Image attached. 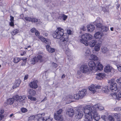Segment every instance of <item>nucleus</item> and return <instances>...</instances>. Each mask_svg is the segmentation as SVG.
<instances>
[{
	"instance_id": "obj_1",
	"label": "nucleus",
	"mask_w": 121,
	"mask_h": 121,
	"mask_svg": "<svg viewBox=\"0 0 121 121\" xmlns=\"http://www.w3.org/2000/svg\"><path fill=\"white\" fill-rule=\"evenodd\" d=\"M58 30H56L53 34V36L54 38H56L58 39H60V44H61V40H63L62 41H65L66 39L65 38V36L66 37L68 40V36L65 34V35H64V30L63 29L60 28H59L57 29Z\"/></svg>"
},
{
	"instance_id": "obj_2",
	"label": "nucleus",
	"mask_w": 121,
	"mask_h": 121,
	"mask_svg": "<svg viewBox=\"0 0 121 121\" xmlns=\"http://www.w3.org/2000/svg\"><path fill=\"white\" fill-rule=\"evenodd\" d=\"M96 106H92L89 105L86 106L85 107H82L81 108L84 112L86 114V115L87 114L92 115V113L95 112L94 108H96Z\"/></svg>"
},
{
	"instance_id": "obj_3",
	"label": "nucleus",
	"mask_w": 121,
	"mask_h": 121,
	"mask_svg": "<svg viewBox=\"0 0 121 121\" xmlns=\"http://www.w3.org/2000/svg\"><path fill=\"white\" fill-rule=\"evenodd\" d=\"M66 36H65V38L66 39L65 40V41H62L63 40H61V46H62V47L63 48L65 52V53L68 56H70L71 55L70 51L68 47V39H67Z\"/></svg>"
},
{
	"instance_id": "obj_4",
	"label": "nucleus",
	"mask_w": 121,
	"mask_h": 121,
	"mask_svg": "<svg viewBox=\"0 0 121 121\" xmlns=\"http://www.w3.org/2000/svg\"><path fill=\"white\" fill-rule=\"evenodd\" d=\"M80 39V42L87 46L88 44V40L91 39L92 38V35L90 34L86 33L83 34L81 36Z\"/></svg>"
},
{
	"instance_id": "obj_5",
	"label": "nucleus",
	"mask_w": 121,
	"mask_h": 121,
	"mask_svg": "<svg viewBox=\"0 0 121 121\" xmlns=\"http://www.w3.org/2000/svg\"><path fill=\"white\" fill-rule=\"evenodd\" d=\"M115 79H112L109 80L108 82L110 90L113 92L117 90V84L115 83Z\"/></svg>"
},
{
	"instance_id": "obj_6",
	"label": "nucleus",
	"mask_w": 121,
	"mask_h": 121,
	"mask_svg": "<svg viewBox=\"0 0 121 121\" xmlns=\"http://www.w3.org/2000/svg\"><path fill=\"white\" fill-rule=\"evenodd\" d=\"M80 71L84 73L88 74L90 73V70L87 65H83L81 66Z\"/></svg>"
},
{
	"instance_id": "obj_7",
	"label": "nucleus",
	"mask_w": 121,
	"mask_h": 121,
	"mask_svg": "<svg viewBox=\"0 0 121 121\" xmlns=\"http://www.w3.org/2000/svg\"><path fill=\"white\" fill-rule=\"evenodd\" d=\"M75 117L78 119L81 118L83 115V111L81 108H79L75 112Z\"/></svg>"
},
{
	"instance_id": "obj_8",
	"label": "nucleus",
	"mask_w": 121,
	"mask_h": 121,
	"mask_svg": "<svg viewBox=\"0 0 121 121\" xmlns=\"http://www.w3.org/2000/svg\"><path fill=\"white\" fill-rule=\"evenodd\" d=\"M89 90L93 93H95L97 91V89H101V86L97 85L95 86L94 85H91L88 87Z\"/></svg>"
},
{
	"instance_id": "obj_9",
	"label": "nucleus",
	"mask_w": 121,
	"mask_h": 121,
	"mask_svg": "<svg viewBox=\"0 0 121 121\" xmlns=\"http://www.w3.org/2000/svg\"><path fill=\"white\" fill-rule=\"evenodd\" d=\"M118 92L116 93H111L110 94L111 95L113 99H117L118 98H121V87L119 90Z\"/></svg>"
},
{
	"instance_id": "obj_10",
	"label": "nucleus",
	"mask_w": 121,
	"mask_h": 121,
	"mask_svg": "<svg viewBox=\"0 0 121 121\" xmlns=\"http://www.w3.org/2000/svg\"><path fill=\"white\" fill-rule=\"evenodd\" d=\"M97 26L98 27V28L99 30L101 31V32H107L108 30V27L104 26L102 24H99L97 25Z\"/></svg>"
},
{
	"instance_id": "obj_11",
	"label": "nucleus",
	"mask_w": 121,
	"mask_h": 121,
	"mask_svg": "<svg viewBox=\"0 0 121 121\" xmlns=\"http://www.w3.org/2000/svg\"><path fill=\"white\" fill-rule=\"evenodd\" d=\"M96 64L94 61H90L88 65L90 67V69L91 71L95 70Z\"/></svg>"
},
{
	"instance_id": "obj_12",
	"label": "nucleus",
	"mask_w": 121,
	"mask_h": 121,
	"mask_svg": "<svg viewBox=\"0 0 121 121\" xmlns=\"http://www.w3.org/2000/svg\"><path fill=\"white\" fill-rule=\"evenodd\" d=\"M37 83V81L34 80L32 82H31L29 84V85L31 88L36 89L38 87Z\"/></svg>"
},
{
	"instance_id": "obj_13",
	"label": "nucleus",
	"mask_w": 121,
	"mask_h": 121,
	"mask_svg": "<svg viewBox=\"0 0 121 121\" xmlns=\"http://www.w3.org/2000/svg\"><path fill=\"white\" fill-rule=\"evenodd\" d=\"M74 110L72 108H70L68 109L67 111L66 114L69 115V117H72L74 114Z\"/></svg>"
},
{
	"instance_id": "obj_14",
	"label": "nucleus",
	"mask_w": 121,
	"mask_h": 121,
	"mask_svg": "<svg viewBox=\"0 0 121 121\" xmlns=\"http://www.w3.org/2000/svg\"><path fill=\"white\" fill-rule=\"evenodd\" d=\"M103 66L100 64V63L98 62L96 64L95 70H94V71H97L98 70H101L103 69Z\"/></svg>"
},
{
	"instance_id": "obj_15",
	"label": "nucleus",
	"mask_w": 121,
	"mask_h": 121,
	"mask_svg": "<svg viewBox=\"0 0 121 121\" xmlns=\"http://www.w3.org/2000/svg\"><path fill=\"white\" fill-rule=\"evenodd\" d=\"M54 119L57 121H62L63 120V118L61 115H58L54 114Z\"/></svg>"
},
{
	"instance_id": "obj_16",
	"label": "nucleus",
	"mask_w": 121,
	"mask_h": 121,
	"mask_svg": "<svg viewBox=\"0 0 121 121\" xmlns=\"http://www.w3.org/2000/svg\"><path fill=\"white\" fill-rule=\"evenodd\" d=\"M113 69L111 66H110L109 65H108L105 67L104 69L105 72L108 73L111 72Z\"/></svg>"
},
{
	"instance_id": "obj_17",
	"label": "nucleus",
	"mask_w": 121,
	"mask_h": 121,
	"mask_svg": "<svg viewBox=\"0 0 121 121\" xmlns=\"http://www.w3.org/2000/svg\"><path fill=\"white\" fill-rule=\"evenodd\" d=\"M94 111H95V112L92 113V114H93V118L95 120L98 121L100 119L99 116L96 110H94Z\"/></svg>"
},
{
	"instance_id": "obj_18",
	"label": "nucleus",
	"mask_w": 121,
	"mask_h": 121,
	"mask_svg": "<svg viewBox=\"0 0 121 121\" xmlns=\"http://www.w3.org/2000/svg\"><path fill=\"white\" fill-rule=\"evenodd\" d=\"M78 93L80 95V98H82L86 94V90L85 89H83L82 90L79 91Z\"/></svg>"
},
{
	"instance_id": "obj_19",
	"label": "nucleus",
	"mask_w": 121,
	"mask_h": 121,
	"mask_svg": "<svg viewBox=\"0 0 121 121\" xmlns=\"http://www.w3.org/2000/svg\"><path fill=\"white\" fill-rule=\"evenodd\" d=\"M25 19L27 21L31 22H36L38 21V19L35 18H33L28 17H26Z\"/></svg>"
},
{
	"instance_id": "obj_20",
	"label": "nucleus",
	"mask_w": 121,
	"mask_h": 121,
	"mask_svg": "<svg viewBox=\"0 0 121 121\" xmlns=\"http://www.w3.org/2000/svg\"><path fill=\"white\" fill-rule=\"evenodd\" d=\"M95 27L93 25L89 24L87 26V29L88 32H91L93 31L95 29Z\"/></svg>"
},
{
	"instance_id": "obj_21",
	"label": "nucleus",
	"mask_w": 121,
	"mask_h": 121,
	"mask_svg": "<svg viewBox=\"0 0 121 121\" xmlns=\"http://www.w3.org/2000/svg\"><path fill=\"white\" fill-rule=\"evenodd\" d=\"M46 47L47 50L50 53H52L55 51V49L52 48L49 45L47 44Z\"/></svg>"
},
{
	"instance_id": "obj_22",
	"label": "nucleus",
	"mask_w": 121,
	"mask_h": 121,
	"mask_svg": "<svg viewBox=\"0 0 121 121\" xmlns=\"http://www.w3.org/2000/svg\"><path fill=\"white\" fill-rule=\"evenodd\" d=\"M92 115L87 114L85 115V118L84 121H92Z\"/></svg>"
},
{
	"instance_id": "obj_23",
	"label": "nucleus",
	"mask_w": 121,
	"mask_h": 121,
	"mask_svg": "<svg viewBox=\"0 0 121 121\" xmlns=\"http://www.w3.org/2000/svg\"><path fill=\"white\" fill-rule=\"evenodd\" d=\"M103 35V34L101 32H96L94 35V37L96 39H100Z\"/></svg>"
},
{
	"instance_id": "obj_24",
	"label": "nucleus",
	"mask_w": 121,
	"mask_h": 121,
	"mask_svg": "<svg viewBox=\"0 0 121 121\" xmlns=\"http://www.w3.org/2000/svg\"><path fill=\"white\" fill-rule=\"evenodd\" d=\"M20 83V80L19 78H18L16 80L15 83L13 86V88H14L17 87L19 86Z\"/></svg>"
},
{
	"instance_id": "obj_25",
	"label": "nucleus",
	"mask_w": 121,
	"mask_h": 121,
	"mask_svg": "<svg viewBox=\"0 0 121 121\" xmlns=\"http://www.w3.org/2000/svg\"><path fill=\"white\" fill-rule=\"evenodd\" d=\"M67 18V16L64 14H60L58 17V19L60 20H63L64 21H65Z\"/></svg>"
},
{
	"instance_id": "obj_26",
	"label": "nucleus",
	"mask_w": 121,
	"mask_h": 121,
	"mask_svg": "<svg viewBox=\"0 0 121 121\" xmlns=\"http://www.w3.org/2000/svg\"><path fill=\"white\" fill-rule=\"evenodd\" d=\"M36 58L35 57L32 58L31 59L29 60L28 61V62L30 64H34L35 63L37 62Z\"/></svg>"
},
{
	"instance_id": "obj_27",
	"label": "nucleus",
	"mask_w": 121,
	"mask_h": 121,
	"mask_svg": "<svg viewBox=\"0 0 121 121\" xmlns=\"http://www.w3.org/2000/svg\"><path fill=\"white\" fill-rule=\"evenodd\" d=\"M99 105H100L98 104L94 105V106H96V108L95 107L94 108V110H96V111L97 110H99L100 111L103 110L104 109L103 107L102 106Z\"/></svg>"
},
{
	"instance_id": "obj_28",
	"label": "nucleus",
	"mask_w": 121,
	"mask_h": 121,
	"mask_svg": "<svg viewBox=\"0 0 121 121\" xmlns=\"http://www.w3.org/2000/svg\"><path fill=\"white\" fill-rule=\"evenodd\" d=\"M100 20H101L100 18L99 17H98L97 18L96 21L93 22V24L94 25L96 26L97 28H98V27L97 26V25H98V24L99 23L101 24H102L101 23L99 22H100Z\"/></svg>"
},
{
	"instance_id": "obj_29",
	"label": "nucleus",
	"mask_w": 121,
	"mask_h": 121,
	"mask_svg": "<svg viewBox=\"0 0 121 121\" xmlns=\"http://www.w3.org/2000/svg\"><path fill=\"white\" fill-rule=\"evenodd\" d=\"M97 41L95 40H91L89 43V44L91 47H93L96 44Z\"/></svg>"
},
{
	"instance_id": "obj_30",
	"label": "nucleus",
	"mask_w": 121,
	"mask_h": 121,
	"mask_svg": "<svg viewBox=\"0 0 121 121\" xmlns=\"http://www.w3.org/2000/svg\"><path fill=\"white\" fill-rule=\"evenodd\" d=\"M104 74L99 73L97 74L96 78L98 79L101 80L104 78Z\"/></svg>"
},
{
	"instance_id": "obj_31",
	"label": "nucleus",
	"mask_w": 121,
	"mask_h": 121,
	"mask_svg": "<svg viewBox=\"0 0 121 121\" xmlns=\"http://www.w3.org/2000/svg\"><path fill=\"white\" fill-rule=\"evenodd\" d=\"M26 97L25 95L20 96H19V101L20 102H25Z\"/></svg>"
},
{
	"instance_id": "obj_32",
	"label": "nucleus",
	"mask_w": 121,
	"mask_h": 121,
	"mask_svg": "<svg viewBox=\"0 0 121 121\" xmlns=\"http://www.w3.org/2000/svg\"><path fill=\"white\" fill-rule=\"evenodd\" d=\"M89 59L90 60H93L94 61L97 60H98V58L96 56L93 54H91L90 56Z\"/></svg>"
},
{
	"instance_id": "obj_33",
	"label": "nucleus",
	"mask_w": 121,
	"mask_h": 121,
	"mask_svg": "<svg viewBox=\"0 0 121 121\" xmlns=\"http://www.w3.org/2000/svg\"><path fill=\"white\" fill-rule=\"evenodd\" d=\"M102 90L103 92L108 93L110 90L108 89V86H106L104 88H103L102 89Z\"/></svg>"
},
{
	"instance_id": "obj_34",
	"label": "nucleus",
	"mask_w": 121,
	"mask_h": 121,
	"mask_svg": "<svg viewBox=\"0 0 121 121\" xmlns=\"http://www.w3.org/2000/svg\"><path fill=\"white\" fill-rule=\"evenodd\" d=\"M41 114H38L37 115L38 117H39V118H38L37 120V121H44L45 117L43 118L42 117Z\"/></svg>"
},
{
	"instance_id": "obj_35",
	"label": "nucleus",
	"mask_w": 121,
	"mask_h": 121,
	"mask_svg": "<svg viewBox=\"0 0 121 121\" xmlns=\"http://www.w3.org/2000/svg\"><path fill=\"white\" fill-rule=\"evenodd\" d=\"M14 100L13 98H9L7 100V103L8 104H12L14 102Z\"/></svg>"
},
{
	"instance_id": "obj_36",
	"label": "nucleus",
	"mask_w": 121,
	"mask_h": 121,
	"mask_svg": "<svg viewBox=\"0 0 121 121\" xmlns=\"http://www.w3.org/2000/svg\"><path fill=\"white\" fill-rule=\"evenodd\" d=\"M101 44L100 43H98L96 45L95 47V49L96 51H99L100 49Z\"/></svg>"
},
{
	"instance_id": "obj_37",
	"label": "nucleus",
	"mask_w": 121,
	"mask_h": 121,
	"mask_svg": "<svg viewBox=\"0 0 121 121\" xmlns=\"http://www.w3.org/2000/svg\"><path fill=\"white\" fill-rule=\"evenodd\" d=\"M35 57V58H36V60H37V62L38 61L41 62L43 61V60L42 59V56L41 55H39L37 56V57Z\"/></svg>"
},
{
	"instance_id": "obj_38",
	"label": "nucleus",
	"mask_w": 121,
	"mask_h": 121,
	"mask_svg": "<svg viewBox=\"0 0 121 121\" xmlns=\"http://www.w3.org/2000/svg\"><path fill=\"white\" fill-rule=\"evenodd\" d=\"M29 94L31 95H34L36 93L35 91L32 89H30L29 91Z\"/></svg>"
},
{
	"instance_id": "obj_39",
	"label": "nucleus",
	"mask_w": 121,
	"mask_h": 121,
	"mask_svg": "<svg viewBox=\"0 0 121 121\" xmlns=\"http://www.w3.org/2000/svg\"><path fill=\"white\" fill-rule=\"evenodd\" d=\"M108 50V49L106 47H103L101 48L102 52L104 53H106Z\"/></svg>"
},
{
	"instance_id": "obj_40",
	"label": "nucleus",
	"mask_w": 121,
	"mask_h": 121,
	"mask_svg": "<svg viewBox=\"0 0 121 121\" xmlns=\"http://www.w3.org/2000/svg\"><path fill=\"white\" fill-rule=\"evenodd\" d=\"M13 62L15 63H17L20 60V58L15 57L13 59Z\"/></svg>"
},
{
	"instance_id": "obj_41",
	"label": "nucleus",
	"mask_w": 121,
	"mask_h": 121,
	"mask_svg": "<svg viewBox=\"0 0 121 121\" xmlns=\"http://www.w3.org/2000/svg\"><path fill=\"white\" fill-rule=\"evenodd\" d=\"M63 110L61 109H60L59 110L57 111L56 113H55L54 114H56V115H60L62 112Z\"/></svg>"
},
{
	"instance_id": "obj_42",
	"label": "nucleus",
	"mask_w": 121,
	"mask_h": 121,
	"mask_svg": "<svg viewBox=\"0 0 121 121\" xmlns=\"http://www.w3.org/2000/svg\"><path fill=\"white\" fill-rule=\"evenodd\" d=\"M73 97L74 99H78L79 98H80V97L79 93L74 94L73 95Z\"/></svg>"
},
{
	"instance_id": "obj_43",
	"label": "nucleus",
	"mask_w": 121,
	"mask_h": 121,
	"mask_svg": "<svg viewBox=\"0 0 121 121\" xmlns=\"http://www.w3.org/2000/svg\"><path fill=\"white\" fill-rule=\"evenodd\" d=\"M18 30L17 29H15L13 30V32H12L11 34L12 35H14L18 33Z\"/></svg>"
},
{
	"instance_id": "obj_44",
	"label": "nucleus",
	"mask_w": 121,
	"mask_h": 121,
	"mask_svg": "<svg viewBox=\"0 0 121 121\" xmlns=\"http://www.w3.org/2000/svg\"><path fill=\"white\" fill-rule=\"evenodd\" d=\"M28 98L31 100L36 101V98L32 97L31 95H29L28 96Z\"/></svg>"
},
{
	"instance_id": "obj_45",
	"label": "nucleus",
	"mask_w": 121,
	"mask_h": 121,
	"mask_svg": "<svg viewBox=\"0 0 121 121\" xmlns=\"http://www.w3.org/2000/svg\"><path fill=\"white\" fill-rule=\"evenodd\" d=\"M28 98L31 100L36 101V98L32 97L31 95H29L28 96Z\"/></svg>"
},
{
	"instance_id": "obj_46",
	"label": "nucleus",
	"mask_w": 121,
	"mask_h": 121,
	"mask_svg": "<svg viewBox=\"0 0 121 121\" xmlns=\"http://www.w3.org/2000/svg\"><path fill=\"white\" fill-rule=\"evenodd\" d=\"M13 98L14 99V100H16V101H17V100H19V96L18 95H17L13 96Z\"/></svg>"
},
{
	"instance_id": "obj_47",
	"label": "nucleus",
	"mask_w": 121,
	"mask_h": 121,
	"mask_svg": "<svg viewBox=\"0 0 121 121\" xmlns=\"http://www.w3.org/2000/svg\"><path fill=\"white\" fill-rule=\"evenodd\" d=\"M108 120L110 121H114V117L111 115H109V116Z\"/></svg>"
},
{
	"instance_id": "obj_48",
	"label": "nucleus",
	"mask_w": 121,
	"mask_h": 121,
	"mask_svg": "<svg viewBox=\"0 0 121 121\" xmlns=\"http://www.w3.org/2000/svg\"><path fill=\"white\" fill-rule=\"evenodd\" d=\"M39 38L43 42H44L46 39L45 38L43 37L42 36H39Z\"/></svg>"
},
{
	"instance_id": "obj_49",
	"label": "nucleus",
	"mask_w": 121,
	"mask_h": 121,
	"mask_svg": "<svg viewBox=\"0 0 121 121\" xmlns=\"http://www.w3.org/2000/svg\"><path fill=\"white\" fill-rule=\"evenodd\" d=\"M52 118L50 117H45L44 121H52Z\"/></svg>"
},
{
	"instance_id": "obj_50",
	"label": "nucleus",
	"mask_w": 121,
	"mask_h": 121,
	"mask_svg": "<svg viewBox=\"0 0 121 121\" xmlns=\"http://www.w3.org/2000/svg\"><path fill=\"white\" fill-rule=\"evenodd\" d=\"M101 118L104 121H106L107 120V117L105 115L102 116Z\"/></svg>"
},
{
	"instance_id": "obj_51",
	"label": "nucleus",
	"mask_w": 121,
	"mask_h": 121,
	"mask_svg": "<svg viewBox=\"0 0 121 121\" xmlns=\"http://www.w3.org/2000/svg\"><path fill=\"white\" fill-rule=\"evenodd\" d=\"M21 110L22 112L23 113H25L27 111V109L26 108H21Z\"/></svg>"
},
{
	"instance_id": "obj_52",
	"label": "nucleus",
	"mask_w": 121,
	"mask_h": 121,
	"mask_svg": "<svg viewBox=\"0 0 121 121\" xmlns=\"http://www.w3.org/2000/svg\"><path fill=\"white\" fill-rule=\"evenodd\" d=\"M14 102V105L15 107H18V106L19 102L18 101H15Z\"/></svg>"
},
{
	"instance_id": "obj_53",
	"label": "nucleus",
	"mask_w": 121,
	"mask_h": 121,
	"mask_svg": "<svg viewBox=\"0 0 121 121\" xmlns=\"http://www.w3.org/2000/svg\"><path fill=\"white\" fill-rule=\"evenodd\" d=\"M4 110H0V116H2V118L4 117V116L2 114L4 113Z\"/></svg>"
},
{
	"instance_id": "obj_54",
	"label": "nucleus",
	"mask_w": 121,
	"mask_h": 121,
	"mask_svg": "<svg viewBox=\"0 0 121 121\" xmlns=\"http://www.w3.org/2000/svg\"><path fill=\"white\" fill-rule=\"evenodd\" d=\"M114 110L115 111H120L121 110V108L117 107L115 108Z\"/></svg>"
},
{
	"instance_id": "obj_55",
	"label": "nucleus",
	"mask_w": 121,
	"mask_h": 121,
	"mask_svg": "<svg viewBox=\"0 0 121 121\" xmlns=\"http://www.w3.org/2000/svg\"><path fill=\"white\" fill-rule=\"evenodd\" d=\"M21 60H22L23 62H26L27 58L25 57L20 58Z\"/></svg>"
},
{
	"instance_id": "obj_56",
	"label": "nucleus",
	"mask_w": 121,
	"mask_h": 121,
	"mask_svg": "<svg viewBox=\"0 0 121 121\" xmlns=\"http://www.w3.org/2000/svg\"><path fill=\"white\" fill-rule=\"evenodd\" d=\"M37 30L35 28H33L30 30V31L32 33H35L37 31Z\"/></svg>"
},
{
	"instance_id": "obj_57",
	"label": "nucleus",
	"mask_w": 121,
	"mask_h": 121,
	"mask_svg": "<svg viewBox=\"0 0 121 121\" xmlns=\"http://www.w3.org/2000/svg\"><path fill=\"white\" fill-rule=\"evenodd\" d=\"M91 53V52L90 51V50L89 49H87L86 51V55H88L90 54Z\"/></svg>"
},
{
	"instance_id": "obj_58",
	"label": "nucleus",
	"mask_w": 121,
	"mask_h": 121,
	"mask_svg": "<svg viewBox=\"0 0 121 121\" xmlns=\"http://www.w3.org/2000/svg\"><path fill=\"white\" fill-rule=\"evenodd\" d=\"M44 42H45L46 44H50L51 43V42L50 41V40L47 39H46L45 41H44Z\"/></svg>"
},
{
	"instance_id": "obj_59",
	"label": "nucleus",
	"mask_w": 121,
	"mask_h": 121,
	"mask_svg": "<svg viewBox=\"0 0 121 121\" xmlns=\"http://www.w3.org/2000/svg\"><path fill=\"white\" fill-rule=\"evenodd\" d=\"M117 83L119 84L121 83V78H120L119 79H117Z\"/></svg>"
},
{
	"instance_id": "obj_60",
	"label": "nucleus",
	"mask_w": 121,
	"mask_h": 121,
	"mask_svg": "<svg viewBox=\"0 0 121 121\" xmlns=\"http://www.w3.org/2000/svg\"><path fill=\"white\" fill-rule=\"evenodd\" d=\"M35 118V117L34 116H31L29 118V120H34Z\"/></svg>"
},
{
	"instance_id": "obj_61",
	"label": "nucleus",
	"mask_w": 121,
	"mask_h": 121,
	"mask_svg": "<svg viewBox=\"0 0 121 121\" xmlns=\"http://www.w3.org/2000/svg\"><path fill=\"white\" fill-rule=\"evenodd\" d=\"M35 33V35L37 36H39V33L38 30H37V31H36Z\"/></svg>"
},
{
	"instance_id": "obj_62",
	"label": "nucleus",
	"mask_w": 121,
	"mask_h": 121,
	"mask_svg": "<svg viewBox=\"0 0 121 121\" xmlns=\"http://www.w3.org/2000/svg\"><path fill=\"white\" fill-rule=\"evenodd\" d=\"M52 65L55 68L57 67V64H56L54 63H52Z\"/></svg>"
},
{
	"instance_id": "obj_63",
	"label": "nucleus",
	"mask_w": 121,
	"mask_h": 121,
	"mask_svg": "<svg viewBox=\"0 0 121 121\" xmlns=\"http://www.w3.org/2000/svg\"><path fill=\"white\" fill-rule=\"evenodd\" d=\"M67 33L68 34L71 35L72 33V31L70 30H67Z\"/></svg>"
},
{
	"instance_id": "obj_64",
	"label": "nucleus",
	"mask_w": 121,
	"mask_h": 121,
	"mask_svg": "<svg viewBox=\"0 0 121 121\" xmlns=\"http://www.w3.org/2000/svg\"><path fill=\"white\" fill-rule=\"evenodd\" d=\"M117 67L118 70L121 72V66L120 65H118Z\"/></svg>"
}]
</instances>
